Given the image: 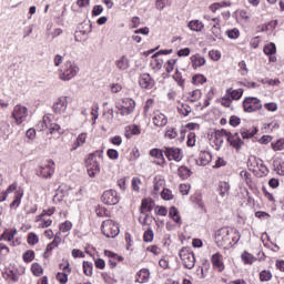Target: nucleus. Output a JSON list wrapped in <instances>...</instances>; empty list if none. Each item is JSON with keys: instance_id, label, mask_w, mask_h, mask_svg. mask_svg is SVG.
<instances>
[{"instance_id": "39", "label": "nucleus", "mask_w": 284, "mask_h": 284, "mask_svg": "<svg viewBox=\"0 0 284 284\" xmlns=\"http://www.w3.org/2000/svg\"><path fill=\"white\" fill-rule=\"evenodd\" d=\"M187 28H190L193 32H202L205 24H203L201 20H191Z\"/></svg>"}, {"instance_id": "9", "label": "nucleus", "mask_w": 284, "mask_h": 284, "mask_svg": "<svg viewBox=\"0 0 284 284\" xmlns=\"http://www.w3.org/2000/svg\"><path fill=\"white\" fill-rule=\"evenodd\" d=\"M164 156L168 161L181 163V161H183V149L176 146H164Z\"/></svg>"}, {"instance_id": "28", "label": "nucleus", "mask_w": 284, "mask_h": 284, "mask_svg": "<svg viewBox=\"0 0 284 284\" xmlns=\"http://www.w3.org/2000/svg\"><path fill=\"white\" fill-rule=\"evenodd\" d=\"M85 141H88V133H80L73 143H71L70 152H74L79 150V148L85 145Z\"/></svg>"}, {"instance_id": "44", "label": "nucleus", "mask_w": 284, "mask_h": 284, "mask_svg": "<svg viewBox=\"0 0 284 284\" xmlns=\"http://www.w3.org/2000/svg\"><path fill=\"white\" fill-rule=\"evenodd\" d=\"M178 175L182 181H185V179H190V176H192V171L187 166L182 165L178 169Z\"/></svg>"}, {"instance_id": "41", "label": "nucleus", "mask_w": 284, "mask_h": 284, "mask_svg": "<svg viewBox=\"0 0 284 284\" xmlns=\"http://www.w3.org/2000/svg\"><path fill=\"white\" fill-rule=\"evenodd\" d=\"M178 112L181 114V116H190L192 113V106H190V104L180 102L178 105Z\"/></svg>"}, {"instance_id": "40", "label": "nucleus", "mask_w": 284, "mask_h": 284, "mask_svg": "<svg viewBox=\"0 0 284 284\" xmlns=\"http://www.w3.org/2000/svg\"><path fill=\"white\" fill-rule=\"evenodd\" d=\"M172 79L176 82L181 90H185V79H183V74L179 71V69L175 70Z\"/></svg>"}, {"instance_id": "38", "label": "nucleus", "mask_w": 284, "mask_h": 284, "mask_svg": "<svg viewBox=\"0 0 284 284\" xmlns=\"http://www.w3.org/2000/svg\"><path fill=\"white\" fill-rule=\"evenodd\" d=\"M200 165H210L212 162V153L210 151H202L199 156Z\"/></svg>"}, {"instance_id": "64", "label": "nucleus", "mask_w": 284, "mask_h": 284, "mask_svg": "<svg viewBox=\"0 0 284 284\" xmlns=\"http://www.w3.org/2000/svg\"><path fill=\"white\" fill-rule=\"evenodd\" d=\"M232 99H230V97H227L226 94L220 99V104L223 108H232Z\"/></svg>"}, {"instance_id": "56", "label": "nucleus", "mask_w": 284, "mask_h": 284, "mask_svg": "<svg viewBox=\"0 0 284 284\" xmlns=\"http://www.w3.org/2000/svg\"><path fill=\"white\" fill-rule=\"evenodd\" d=\"M27 243L28 245H37V243H39V235L34 232L29 233L27 236Z\"/></svg>"}, {"instance_id": "49", "label": "nucleus", "mask_w": 284, "mask_h": 284, "mask_svg": "<svg viewBox=\"0 0 284 284\" xmlns=\"http://www.w3.org/2000/svg\"><path fill=\"white\" fill-rule=\"evenodd\" d=\"M204 83H207V78L205 75L197 73L192 77L193 85H203Z\"/></svg>"}, {"instance_id": "47", "label": "nucleus", "mask_w": 284, "mask_h": 284, "mask_svg": "<svg viewBox=\"0 0 284 284\" xmlns=\"http://www.w3.org/2000/svg\"><path fill=\"white\" fill-rule=\"evenodd\" d=\"M82 267H83V274L85 276H92V274H94V264H92V262L83 261Z\"/></svg>"}, {"instance_id": "1", "label": "nucleus", "mask_w": 284, "mask_h": 284, "mask_svg": "<svg viewBox=\"0 0 284 284\" xmlns=\"http://www.w3.org/2000/svg\"><path fill=\"white\" fill-rule=\"evenodd\" d=\"M214 239L217 247L230 250L241 241V233L233 227H222L215 232Z\"/></svg>"}, {"instance_id": "3", "label": "nucleus", "mask_w": 284, "mask_h": 284, "mask_svg": "<svg viewBox=\"0 0 284 284\" xmlns=\"http://www.w3.org/2000/svg\"><path fill=\"white\" fill-rule=\"evenodd\" d=\"M115 108L118 110L116 114H120V116H130L136 110V101L132 98H122Z\"/></svg>"}, {"instance_id": "11", "label": "nucleus", "mask_w": 284, "mask_h": 284, "mask_svg": "<svg viewBox=\"0 0 284 284\" xmlns=\"http://www.w3.org/2000/svg\"><path fill=\"white\" fill-rule=\"evenodd\" d=\"M62 272H58L55 278L58 283L65 284L68 283V276L72 274V267H70V262L65 261L59 265Z\"/></svg>"}, {"instance_id": "5", "label": "nucleus", "mask_w": 284, "mask_h": 284, "mask_svg": "<svg viewBox=\"0 0 284 284\" xmlns=\"http://www.w3.org/2000/svg\"><path fill=\"white\" fill-rule=\"evenodd\" d=\"M79 74V67L72 61H67L59 70V79L61 81H70Z\"/></svg>"}, {"instance_id": "26", "label": "nucleus", "mask_w": 284, "mask_h": 284, "mask_svg": "<svg viewBox=\"0 0 284 284\" xmlns=\"http://www.w3.org/2000/svg\"><path fill=\"white\" fill-rule=\"evenodd\" d=\"M154 105H156V100L153 98H150L145 101L143 106V115L145 119H150V116H152V113L154 112Z\"/></svg>"}, {"instance_id": "54", "label": "nucleus", "mask_w": 284, "mask_h": 284, "mask_svg": "<svg viewBox=\"0 0 284 284\" xmlns=\"http://www.w3.org/2000/svg\"><path fill=\"white\" fill-rule=\"evenodd\" d=\"M14 190H17V184H11L6 192H1L0 193V203H3V201H6V199H8V194H10L11 192H14Z\"/></svg>"}, {"instance_id": "30", "label": "nucleus", "mask_w": 284, "mask_h": 284, "mask_svg": "<svg viewBox=\"0 0 284 284\" xmlns=\"http://www.w3.org/2000/svg\"><path fill=\"white\" fill-rule=\"evenodd\" d=\"M230 182L220 181L217 183L216 192L222 199H225V196H230Z\"/></svg>"}, {"instance_id": "33", "label": "nucleus", "mask_w": 284, "mask_h": 284, "mask_svg": "<svg viewBox=\"0 0 284 284\" xmlns=\"http://www.w3.org/2000/svg\"><path fill=\"white\" fill-rule=\"evenodd\" d=\"M14 236H17V229H6L0 236V241H7L10 243L14 241Z\"/></svg>"}, {"instance_id": "59", "label": "nucleus", "mask_w": 284, "mask_h": 284, "mask_svg": "<svg viewBox=\"0 0 284 284\" xmlns=\"http://www.w3.org/2000/svg\"><path fill=\"white\" fill-rule=\"evenodd\" d=\"M161 199H163V201H172L174 200V194H172L170 189H163L161 192Z\"/></svg>"}, {"instance_id": "6", "label": "nucleus", "mask_w": 284, "mask_h": 284, "mask_svg": "<svg viewBox=\"0 0 284 284\" xmlns=\"http://www.w3.org/2000/svg\"><path fill=\"white\" fill-rule=\"evenodd\" d=\"M179 256L182 261V265H184L186 270H194V266L196 265V257L194 256V251H192L191 247H182L179 252Z\"/></svg>"}, {"instance_id": "21", "label": "nucleus", "mask_w": 284, "mask_h": 284, "mask_svg": "<svg viewBox=\"0 0 284 284\" xmlns=\"http://www.w3.org/2000/svg\"><path fill=\"white\" fill-rule=\"evenodd\" d=\"M226 141L231 148H234V150H241V148L244 145V142L239 133L229 132Z\"/></svg>"}, {"instance_id": "25", "label": "nucleus", "mask_w": 284, "mask_h": 284, "mask_svg": "<svg viewBox=\"0 0 284 284\" xmlns=\"http://www.w3.org/2000/svg\"><path fill=\"white\" fill-rule=\"evenodd\" d=\"M152 123L155 128H165V125H168V116L158 111L152 118Z\"/></svg>"}, {"instance_id": "12", "label": "nucleus", "mask_w": 284, "mask_h": 284, "mask_svg": "<svg viewBox=\"0 0 284 284\" xmlns=\"http://www.w3.org/2000/svg\"><path fill=\"white\" fill-rule=\"evenodd\" d=\"M149 154L152 159H155V165H159L160 168H165V165H168V161H165V155H163L165 154V148L151 149Z\"/></svg>"}, {"instance_id": "35", "label": "nucleus", "mask_w": 284, "mask_h": 284, "mask_svg": "<svg viewBox=\"0 0 284 284\" xmlns=\"http://www.w3.org/2000/svg\"><path fill=\"white\" fill-rule=\"evenodd\" d=\"M241 261L244 263V265H254V263H256V256L247 251H244L241 254Z\"/></svg>"}, {"instance_id": "55", "label": "nucleus", "mask_w": 284, "mask_h": 284, "mask_svg": "<svg viewBox=\"0 0 284 284\" xmlns=\"http://www.w3.org/2000/svg\"><path fill=\"white\" fill-rule=\"evenodd\" d=\"M34 256H36L34 251L28 250L27 252L23 253L22 260L24 263H32L34 260Z\"/></svg>"}, {"instance_id": "53", "label": "nucleus", "mask_w": 284, "mask_h": 284, "mask_svg": "<svg viewBox=\"0 0 284 284\" xmlns=\"http://www.w3.org/2000/svg\"><path fill=\"white\" fill-rule=\"evenodd\" d=\"M31 272L33 276H43V266L36 262L31 265Z\"/></svg>"}, {"instance_id": "7", "label": "nucleus", "mask_w": 284, "mask_h": 284, "mask_svg": "<svg viewBox=\"0 0 284 284\" xmlns=\"http://www.w3.org/2000/svg\"><path fill=\"white\" fill-rule=\"evenodd\" d=\"M101 232L106 239H116L121 230L119 229V223L113 220H104L101 224Z\"/></svg>"}, {"instance_id": "34", "label": "nucleus", "mask_w": 284, "mask_h": 284, "mask_svg": "<svg viewBox=\"0 0 284 284\" xmlns=\"http://www.w3.org/2000/svg\"><path fill=\"white\" fill-rule=\"evenodd\" d=\"M136 283H148L150 281V270L142 268L136 273L135 276Z\"/></svg>"}, {"instance_id": "29", "label": "nucleus", "mask_w": 284, "mask_h": 284, "mask_svg": "<svg viewBox=\"0 0 284 284\" xmlns=\"http://www.w3.org/2000/svg\"><path fill=\"white\" fill-rule=\"evenodd\" d=\"M243 89H233V88H229L226 89V95L229 97V99H231V101H241V99H243Z\"/></svg>"}, {"instance_id": "18", "label": "nucleus", "mask_w": 284, "mask_h": 284, "mask_svg": "<svg viewBox=\"0 0 284 284\" xmlns=\"http://www.w3.org/2000/svg\"><path fill=\"white\" fill-rule=\"evenodd\" d=\"M61 231L57 232L55 235L53 234V240L47 245V248L44 251V258H50L52 256V250L59 247L61 245Z\"/></svg>"}, {"instance_id": "42", "label": "nucleus", "mask_w": 284, "mask_h": 284, "mask_svg": "<svg viewBox=\"0 0 284 284\" xmlns=\"http://www.w3.org/2000/svg\"><path fill=\"white\" fill-rule=\"evenodd\" d=\"M95 214L100 219H103V217L110 219V216H112V213L110 212V210H108L105 206H102V205L97 206Z\"/></svg>"}, {"instance_id": "4", "label": "nucleus", "mask_w": 284, "mask_h": 284, "mask_svg": "<svg viewBox=\"0 0 284 284\" xmlns=\"http://www.w3.org/2000/svg\"><path fill=\"white\" fill-rule=\"evenodd\" d=\"M243 112L254 114L263 110V101L256 97H245L242 101Z\"/></svg>"}, {"instance_id": "13", "label": "nucleus", "mask_w": 284, "mask_h": 284, "mask_svg": "<svg viewBox=\"0 0 284 284\" xmlns=\"http://www.w3.org/2000/svg\"><path fill=\"white\" fill-rule=\"evenodd\" d=\"M48 123H50V118L43 116L42 121L39 122L38 128H40V130H47V128H49L50 134H63L61 125H59L58 123H51L50 125H48Z\"/></svg>"}, {"instance_id": "63", "label": "nucleus", "mask_w": 284, "mask_h": 284, "mask_svg": "<svg viewBox=\"0 0 284 284\" xmlns=\"http://www.w3.org/2000/svg\"><path fill=\"white\" fill-rule=\"evenodd\" d=\"M239 18L241 21H250L252 14L247 10H240L237 11Z\"/></svg>"}, {"instance_id": "62", "label": "nucleus", "mask_w": 284, "mask_h": 284, "mask_svg": "<svg viewBox=\"0 0 284 284\" xmlns=\"http://www.w3.org/2000/svg\"><path fill=\"white\" fill-rule=\"evenodd\" d=\"M59 230H60V232H62L63 234H65L67 232H70V230H72V222L65 221V222L61 223V224L59 225Z\"/></svg>"}, {"instance_id": "10", "label": "nucleus", "mask_w": 284, "mask_h": 284, "mask_svg": "<svg viewBox=\"0 0 284 284\" xmlns=\"http://www.w3.org/2000/svg\"><path fill=\"white\" fill-rule=\"evenodd\" d=\"M11 118L14 119L16 125H21L28 119V108L17 104L13 108V111L11 113Z\"/></svg>"}, {"instance_id": "19", "label": "nucleus", "mask_w": 284, "mask_h": 284, "mask_svg": "<svg viewBox=\"0 0 284 284\" xmlns=\"http://www.w3.org/2000/svg\"><path fill=\"white\" fill-rule=\"evenodd\" d=\"M104 256L109 258V265L111 270H114V267H116L119 263H123V261H125L123 256L108 250H104Z\"/></svg>"}, {"instance_id": "32", "label": "nucleus", "mask_w": 284, "mask_h": 284, "mask_svg": "<svg viewBox=\"0 0 284 284\" xmlns=\"http://www.w3.org/2000/svg\"><path fill=\"white\" fill-rule=\"evenodd\" d=\"M153 192L154 194H159L161 190H165V179H162L161 175H156L153 180Z\"/></svg>"}, {"instance_id": "24", "label": "nucleus", "mask_w": 284, "mask_h": 284, "mask_svg": "<svg viewBox=\"0 0 284 284\" xmlns=\"http://www.w3.org/2000/svg\"><path fill=\"white\" fill-rule=\"evenodd\" d=\"M36 223H39L38 227L40 230H48V227L52 226L53 221L52 219L40 213L39 215L36 216Z\"/></svg>"}, {"instance_id": "2", "label": "nucleus", "mask_w": 284, "mask_h": 284, "mask_svg": "<svg viewBox=\"0 0 284 284\" xmlns=\"http://www.w3.org/2000/svg\"><path fill=\"white\" fill-rule=\"evenodd\" d=\"M98 159H103V150H97L93 153H90L85 160V168L89 176L94 179L99 172H101V166L99 165Z\"/></svg>"}, {"instance_id": "14", "label": "nucleus", "mask_w": 284, "mask_h": 284, "mask_svg": "<svg viewBox=\"0 0 284 284\" xmlns=\"http://www.w3.org/2000/svg\"><path fill=\"white\" fill-rule=\"evenodd\" d=\"M101 201L104 205H116L120 201L119 193L115 190H106L103 192Z\"/></svg>"}, {"instance_id": "58", "label": "nucleus", "mask_w": 284, "mask_h": 284, "mask_svg": "<svg viewBox=\"0 0 284 284\" xmlns=\"http://www.w3.org/2000/svg\"><path fill=\"white\" fill-rule=\"evenodd\" d=\"M143 241L144 243H152V241H154V231L152 229H149L144 232Z\"/></svg>"}, {"instance_id": "16", "label": "nucleus", "mask_w": 284, "mask_h": 284, "mask_svg": "<svg viewBox=\"0 0 284 284\" xmlns=\"http://www.w3.org/2000/svg\"><path fill=\"white\" fill-rule=\"evenodd\" d=\"M252 165H253V169H252L253 172H256V170H258L260 176H267V174H270V169H267V166L263 164V160H256V158L250 159L248 168H252Z\"/></svg>"}, {"instance_id": "22", "label": "nucleus", "mask_w": 284, "mask_h": 284, "mask_svg": "<svg viewBox=\"0 0 284 284\" xmlns=\"http://www.w3.org/2000/svg\"><path fill=\"white\" fill-rule=\"evenodd\" d=\"M52 110L55 114H63L68 110V98L61 97L59 98L52 106Z\"/></svg>"}, {"instance_id": "8", "label": "nucleus", "mask_w": 284, "mask_h": 284, "mask_svg": "<svg viewBox=\"0 0 284 284\" xmlns=\"http://www.w3.org/2000/svg\"><path fill=\"white\" fill-rule=\"evenodd\" d=\"M55 164L52 160H44L37 169V175L42 179H52L54 175Z\"/></svg>"}, {"instance_id": "48", "label": "nucleus", "mask_w": 284, "mask_h": 284, "mask_svg": "<svg viewBox=\"0 0 284 284\" xmlns=\"http://www.w3.org/2000/svg\"><path fill=\"white\" fill-rule=\"evenodd\" d=\"M178 61L179 59L172 58L164 63V70L168 72V74L174 72Z\"/></svg>"}, {"instance_id": "31", "label": "nucleus", "mask_w": 284, "mask_h": 284, "mask_svg": "<svg viewBox=\"0 0 284 284\" xmlns=\"http://www.w3.org/2000/svg\"><path fill=\"white\" fill-rule=\"evenodd\" d=\"M169 217L172 219L176 225H183V220L181 219V213L179 212V209L176 206H171L169 209Z\"/></svg>"}, {"instance_id": "23", "label": "nucleus", "mask_w": 284, "mask_h": 284, "mask_svg": "<svg viewBox=\"0 0 284 284\" xmlns=\"http://www.w3.org/2000/svg\"><path fill=\"white\" fill-rule=\"evenodd\" d=\"M191 68L193 70H199V68H203L207 61L205 60V57L201 55V53H195L191 55Z\"/></svg>"}, {"instance_id": "20", "label": "nucleus", "mask_w": 284, "mask_h": 284, "mask_svg": "<svg viewBox=\"0 0 284 284\" xmlns=\"http://www.w3.org/2000/svg\"><path fill=\"white\" fill-rule=\"evenodd\" d=\"M139 85L142 90H152L155 85L154 78L149 73H142L139 78Z\"/></svg>"}, {"instance_id": "50", "label": "nucleus", "mask_w": 284, "mask_h": 284, "mask_svg": "<svg viewBox=\"0 0 284 284\" xmlns=\"http://www.w3.org/2000/svg\"><path fill=\"white\" fill-rule=\"evenodd\" d=\"M263 52L264 54H266V57H272L273 54H276V44L274 42L265 44L263 48Z\"/></svg>"}, {"instance_id": "61", "label": "nucleus", "mask_w": 284, "mask_h": 284, "mask_svg": "<svg viewBox=\"0 0 284 284\" xmlns=\"http://www.w3.org/2000/svg\"><path fill=\"white\" fill-rule=\"evenodd\" d=\"M260 281L262 283H265L267 281H272V272L271 271H267V270H264L260 273Z\"/></svg>"}, {"instance_id": "27", "label": "nucleus", "mask_w": 284, "mask_h": 284, "mask_svg": "<svg viewBox=\"0 0 284 284\" xmlns=\"http://www.w3.org/2000/svg\"><path fill=\"white\" fill-rule=\"evenodd\" d=\"M141 134V126L138 124H130L124 129L125 139H132L133 136H139Z\"/></svg>"}, {"instance_id": "57", "label": "nucleus", "mask_w": 284, "mask_h": 284, "mask_svg": "<svg viewBox=\"0 0 284 284\" xmlns=\"http://www.w3.org/2000/svg\"><path fill=\"white\" fill-rule=\"evenodd\" d=\"M225 34L229 37V39H239V37H241V31L236 28H233L226 30Z\"/></svg>"}, {"instance_id": "43", "label": "nucleus", "mask_w": 284, "mask_h": 284, "mask_svg": "<svg viewBox=\"0 0 284 284\" xmlns=\"http://www.w3.org/2000/svg\"><path fill=\"white\" fill-rule=\"evenodd\" d=\"M21 199H23V190H18L14 192L13 201L10 204V207H19L21 205Z\"/></svg>"}, {"instance_id": "51", "label": "nucleus", "mask_w": 284, "mask_h": 284, "mask_svg": "<svg viewBox=\"0 0 284 284\" xmlns=\"http://www.w3.org/2000/svg\"><path fill=\"white\" fill-rule=\"evenodd\" d=\"M179 136V132H176L175 128L168 126L164 132V138L169 139L170 141L176 139Z\"/></svg>"}, {"instance_id": "37", "label": "nucleus", "mask_w": 284, "mask_h": 284, "mask_svg": "<svg viewBox=\"0 0 284 284\" xmlns=\"http://www.w3.org/2000/svg\"><path fill=\"white\" fill-rule=\"evenodd\" d=\"M201 97H203V92L200 89H195L189 93H186V99L191 103H196V101H201Z\"/></svg>"}, {"instance_id": "36", "label": "nucleus", "mask_w": 284, "mask_h": 284, "mask_svg": "<svg viewBox=\"0 0 284 284\" xmlns=\"http://www.w3.org/2000/svg\"><path fill=\"white\" fill-rule=\"evenodd\" d=\"M153 204H154V201H152L150 199H143L141 202L140 212L142 214H148V213L152 212Z\"/></svg>"}, {"instance_id": "17", "label": "nucleus", "mask_w": 284, "mask_h": 284, "mask_svg": "<svg viewBox=\"0 0 284 284\" xmlns=\"http://www.w3.org/2000/svg\"><path fill=\"white\" fill-rule=\"evenodd\" d=\"M229 131L225 129L215 130L213 133V143L216 148V150H221L223 146V143H225V139L227 140Z\"/></svg>"}, {"instance_id": "46", "label": "nucleus", "mask_w": 284, "mask_h": 284, "mask_svg": "<svg viewBox=\"0 0 284 284\" xmlns=\"http://www.w3.org/2000/svg\"><path fill=\"white\" fill-rule=\"evenodd\" d=\"M115 65L120 70H128L130 68V60H128V57L122 55L119 60L115 61Z\"/></svg>"}, {"instance_id": "45", "label": "nucleus", "mask_w": 284, "mask_h": 284, "mask_svg": "<svg viewBox=\"0 0 284 284\" xmlns=\"http://www.w3.org/2000/svg\"><path fill=\"white\" fill-rule=\"evenodd\" d=\"M257 132L258 130L256 128L241 129L240 131L242 139H253Z\"/></svg>"}, {"instance_id": "60", "label": "nucleus", "mask_w": 284, "mask_h": 284, "mask_svg": "<svg viewBox=\"0 0 284 284\" xmlns=\"http://www.w3.org/2000/svg\"><path fill=\"white\" fill-rule=\"evenodd\" d=\"M186 145L187 148H194V145H196V133L189 132Z\"/></svg>"}, {"instance_id": "52", "label": "nucleus", "mask_w": 284, "mask_h": 284, "mask_svg": "<svg viewBox=\"0 0 284 284\" xmlns=\"http://www.w3.org/2000/svg\"><path fill=\"white\" fill-rule=\"evenodd\" d=\"M271 148L274 152H283V150H284V138L278 139L276 142H272Z\"/></svg>"}, {"instance_id": "15", "label": "nucleus", "mask_w": 284, "mask_h": 284, "mask_svg": "<svg viewBox=\"0 0 284 284\" xmlns=\"http://www.w3.org/2000/svg\"><path fill=\"white\" fill-rule=\"evenodd\" d=\"M211 264L215 272H219V273L225 272V261L221 252H216L211 256Z\"/></svg>"}]
</instances>
